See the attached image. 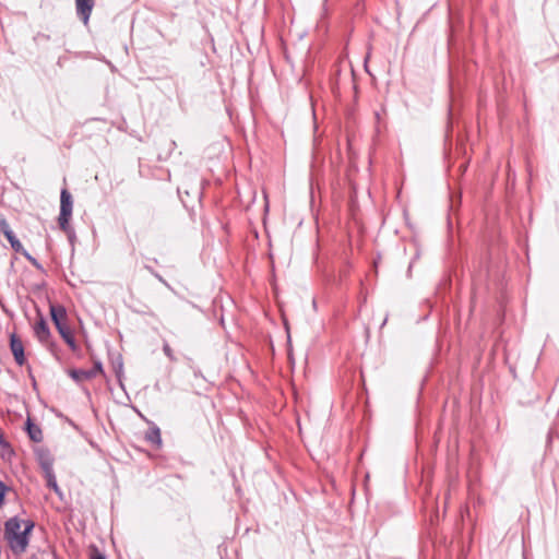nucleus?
Returning <instances> with one entry per match:
<instances>
[{
  "label": "nucleus",
  "instance_id": "f257e3e1",
  "mask_svg": "<svg viewBox=\"0 0 559 559\" xmlns=\"http://www.w3.org/2000/svg\"><path fill=\"white\" fill-rule=\"evenodd\" d=\"M34 527L33 522L12 518L5 522L4 536L12 551L23 554L28 545V536Z\"/></svg>",
  "mask_w": 559,
  "mask_h": 559
},
{
  "label": "nucleus",
  "instance_id": "f03ea898",
  "mask_svg": "<svg viewBox=\"0 0 559 559\" xmlns=\"http://www.w3.org/2000/svg\"><path fill=\"white\" fill-rule=\"evenodd\" d=\"M73 201L72 195L67 189H62L60 193V214L58 223L60 228L68 233L70 230L69 221L72 216Z\"/></svg>",
  "mask_w": 559,
  "mask_h": 559
},
{
  "label": "nucleus",
  "instance_id": "7ed1b4c3",
  "mask_svg": "<svg viewBox=\"0 0 559 559\" xmlns=\"http://www.w3.org/2000/svg\"><path fill=\"white\" fill-rule=\"evenodd\" d=\"M5 238L10 242L11 248L15 252L23 254L36 269H38V270L41 269V265L39 264V262L24 249L23 245L16 238L14 233L8 235Z\"/></svg>",
  "mask_w": 559,
  "mask_h": 559
},
{
  "label": "nucleus",
  "instance_id": "20e7f679",
  "mask_svg": "<svg viewBox=\"0 0 559 559\" xmlns=\"http://www.w3.org/2000/svg\"><path fill=\"white\" fill-rule=\"evenodd\" d=\"M34 333L37 340L45 346L52 345L50 330L43 318L34 325Z\"/></svg>",
  "mask_w": 559,
  "mask_h": 559
},
{
  "label": "nucleus",
  "instance_id": "39448f33",
  "mask_svg": "<svg viewBox=\"0 0 559 559\" xmlns=\"http://www.w3.org/2000/svg\"><path fill=\"white\" fill-rule=\"evenodd\" d=\"M94 8V0H75V9L79 17L87 25Z\"/></svg>",
  "mask_w": 559,
  "mask_h": 559
},
{
  "label": "nucleus",
  "instance_id": "423d86ee",
  "mask_svg": "<svg viewBox=\"0 0 559 559\" xmlns=\"http://www.w3.org/2000/svg\"><path fill=\"white\" fill-rule=\"evenodd\" d=\"M10 348L14 356L15 362L19 366H23L26 361L24 355V346L20 338H17L14 334L10 337Z\"/></svg>",
  "mask_w": 559,
  "mask_h": 559
},
{
  "label": "nucleus",
  "instance_id": "0eeeda50",
  "mask_svg": "<svg viewBox=\"0 0 559 559\" xmlns=\"http://www.w3.org/2000/svg\"><path fill=\"white\" fill-rule=\"evenodd\" d=\"M50 316L53 323L68 320L67 310L60 305H50Z\"/></svg>",
  "mask_w": 559,
  "mask_h": 559
},
{
  "label": "nucleus",
  "instance_id": "6e6552de",
  "mask_svg": "<svg viewBox=\"0 0 559 559\" xmlns=\"http://www.w3.org/2000/svg\"><path fill=\"white\" fill-rule=\"evenodd\" d=\"M145 440L152 445L159 448L162 445L160 430L158 427L153 426L145 433Z\"/></svg>",
  "mask_w": 559,
  "mask_h": 559
},
{
  "label": "nucleus",
  "instance_id": "1a4fd4ad",
  "mask_svg": "<svg viewBox=\"0 0 559 559\" xmlns=\"http://www.w3.org/2000/svg\"><path fill=\"white\" fill-rule=\"evenodd\" d=\"M27 432L31 438V440L35 442H40L43 440V432L40 428L34 424H32L29 420H27Z\"/></svg>",
  "mask_w": 559,
  "mask_h": 559
},
{
  "label": "nucleus",
  "instance_id": "9d476101",
  "mask_svg": "<svg viewBox=\"0 0 559 559\" xmlns=\"http://www.w3.org/2000/svg\"><path fill=\"white\" fill-rule=\"evenodd\" d=\"M71 376L73 379L78 380V381H82V380H87V379H92L96 376V371L95 370H73L71 372Z\"/></svg>",
  "mask_w": 559,
  "mask_h": 559
},
{
  "label": "nucleus",
  "instance_id": "9b49d317",
  "mask_svg": "<svg viewBox=\"0 0 559 559\" xmlns=\"http://www.w3.org/2000/svg\"><path fill=\"white\" fill-rule=\"evenodd\" d=\"M60 336L64 340V342L69 345L72 350L76 349L75 338L73 336L72 330L60 334Z\"/></svg>",
  "mask_w": 559,
  "mask_h": 559
},
{
  "label": "nucleus",
  "instance_id": "f8f14e48",
  "mask_svg": "<svg viewBox=\"0 0 559 559\" xmlns=\"http://www.w3.org/2000/svg\"><path fill=\"white\" fill-rule=\"evenodd\" d=\"M47 486L51 488L56 493L61 495L60 489L58 487L56 477L52 473H47Z\"/></svg>",
  "mask_w": 559,
  "mask_h": 559
},
{
  "label": "nucleus",
  "instance_id": "ddd939ff",
  "mask_svg": "<svg viewBox=\"0 0 559 559\" xmlns=\"http://www.w3.org/2000/svg\"><path fill=\"white\" fill-rule=\"evenodd\" d=\"M0 231L3 234L4 237L13 233L9 223L3 216H0Z\"/></svg>",
  "mask_w": 559,
  "mask_h": 559
},
{
  "label": "nucleus",
  "instance_id": "4468645a",
  "mask_svg": "<svg viewBox=\"0 0 559 559\" xmlns=\"http://www.w3.org/2000/svg\"><path fill=\"white\" fill-rule=\"evenodd\" d=\"M55 325H56L59 334H63L64 332H68L71 330L70 325L68 324V320L55 323Z\"/></svg>",
  "mask_w": 559,
  "mask_h": 559
},
{
  "label": "nucleus",
  "instance_id": "2eb2a0df",
  "mask_svg": "<svg viewBox=\"0 0 559 559\" xmlns=\"http://www.w3.org/2000/svg\"><path fill=\"white\" fill-rule=\"evenodd\" d=\"M163 350H164L165 355H166L170 360H175V356H174L173 349L170 348V346H169V344H168V343H164V345H163Z\"/></svg>",
  "mask_w": 559,
  "mask_h": 559
},
{
  "label": "nucleus",
  "instance_id": "dca6fc26",
  "mask_svg": "<svg viewBox=\"0 0 559 559\" xmlns=\"http://www.w3.org/2000/svg\"><path fill=\"white\" fill-rule=\"evenodd\" d=\"M91 559H106L105 556L98 551L96 548L92 550Z\"/></svg>",
  "mask_w": 559,
  "mask_h": 559
},
{
  "label": "nucleus",
  "instance_id": "f3484780",
  "mask_svg": "<svg viewBox=\"0 0 559 559\" xmlns=\"http://www.w3.org/2000/svg\"><path fill=\"white\" fill-rule=\"evenodd\" d=\"M92 370H95L96 371V374L97 373H100L103 371L102 369V365L98 362L94 366V368Z\"/></svg>",
  "mask_w": 559,
  "mask_h": 559
}]
</instances>
